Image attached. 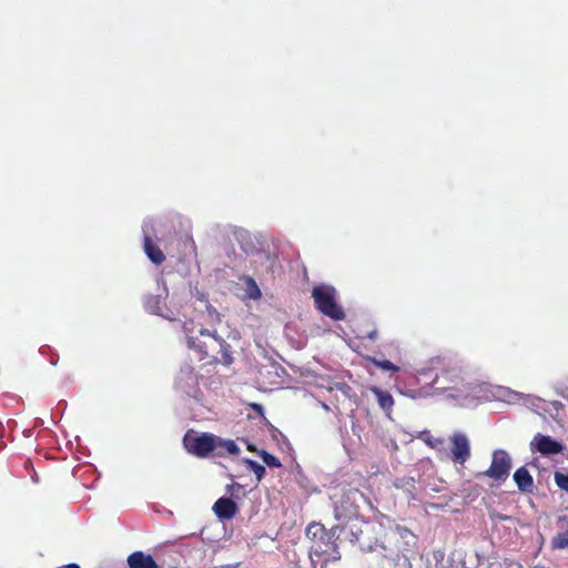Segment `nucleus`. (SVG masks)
<instances>
[{
  "instance_id": "nucleus-24",
  "label": "nucleus",
  "mask_w": 568,
  "mask_h": 568,
  "mask_svg": "<svg viewBox=\"0 0 568 568\" xmlns=\"http://www.w3.org/2000/svg\"><path fill=\"white\" fill-rule=\"evenodd\" d=\"M64 568H80V566L77 564H69Z\"/></svg>"
},
{
  "instance_id": "nucleus-10",
  "label": "nucleus",
  "mask_w": 568,
  "mask_h": 568,
  "mask_svg": "<svg viewBox=\"0 0 568 568\" xmlns=\"http://www.w3.org/2000/svg\"><path fill=\"white\" fill-rule=\"evenodd\" d=\"M129 568H161L150 554L136 550L128 556Z\"/></svg>"
},
{
  "instance_id": "nucleus-13",
  "label": "nucleus",
  "mask_w": 568,
  "mask_h": 568,
  "mask_svg": "<svg viewBox=\"0 0 568 568\" xmlns=\"http://www.w3.org/2000/svg\"><path fill=\"white\" fill-rule=\"evenodd\" d=\"M369 390L375 395L378 406L385 412L389 413L394 406V398L392 394L387 390H384L377 386L369 387Z\"/></svg>"
},
{
  "instance_id": "nucleus-19",
  "label": "nucleus",
  "mask_w": 568,
  "mask_h": 568,
  "mask_svg": "<svg viewBox=\"0 0 568 568\" xmlns=\"http://www.w3.org/2000/svg\"><path fill=\"white\" fill-rule=\"evenodd\" d=\"M247 467L251 471H253L257 478V480H261L265 475V467L260 465L258 463L247 459L246 460Z\"/></svg>"
},
{
  "instance_id": "nucleus-22",
  "label": "nucleus",
  "mask_w": 568,
  "mask_h": 568,
  "mask_svg": "<svg viewBox=\"0 0 568 568\" xmlns=\"http://www.w3.org/2000/svg\"><path fill=\"white\" fill-rule=\"evenodd\" d=\"M489 515H490V518H491L493 520L498 519V520H503V521H504V520H507V519H508V517H507V516H504V515H501V514H499V513H497V511H495V510L490 511V514H489Z\"/></svg>"
},
{
  "instance_id": "nucleus-15",
  "label": "nucleus",
  "mask_w": 568,
  "mask_h": 568,
  "mask_svg": "<svg viewBox=\"0 0 568 568\" xmlns=\"http://www.w3.org/2000/svg\"><path fill=\"white\" fill-rule=\"evenodd\" d=\"M161 298L158 295H148L144 298V307L152 314H159L161 311Z\"/></svg>"
},
{
  "instance_id": "nucleus-23",
  "label": "nucleus",
  "mask_w": 568,
  "mask_h": 568,
  "mask_svg": "<svg viewBox=\"0 0 568 568\" xmlns=\"http://www.w3.org/2000/svg\"><path fill=\"white\" fill-rule=\"evenodd\" d=\"M251 407L260 415H263V406L261 404L253 403L251 404Z\"/></svg>"
},
{
  "instance_id": "nucleus-11",
  "label": "nucleus",
  "mask_w": 568,
  "mask_h": 568,
  "mask_svg": "<svg viewBox=\"0 0 568 568\" xmlns=\"http://www.w3.org/2000/svg\"><path fill=\"white\" fill-rule=\"evenodd\" d=\"M514 481L518 489L523 493H532L534 490V478L525 466L519 467L514 473Z\"/></svg>"
},
{
  "instance_id": "nucleus-1",
  "label": "nucleus",
  "mask_w": 568,
  "mask_h": 568,
  "mask_svg": "<svg viewBox=\"0 0 568 568\" xmlns=\"http://www.w3.org/2000/svg\"><path fill=\"white\" fill-rule=\"evenodd\" d=\"M187 345L199 353L200 359H209V363L221 362L226 366L233 363L230 345L209 329H201L196 337H187Z\"/></svg>"
},
{
  "instance_id": "nucleus-4",
  "label": "nucleus",
  "mask_w": 568,
  "mask_h": 568,
  "mask_svg": "<svg viewBox=\"0 0 568 568\" xmlns=\"http://www.w3.org/2000/svg\"><path fill=\"white\" fill-rule=\"evenodd\" d=\"M183 445L189 453L204 458L217 449V437L209 433L196 435L195 432L189 430L183 437Z\"/></svg>"
},
{
  "instance_id": "nucleus-16",
  "label": "nucleus",
  "mask_w": 568,
  "mask_h": 568,
  "mask_svg": "<svg viewBox=\"0 0 568 568\" xmlns=\"http://www.w3.org/2000/svg\"><path fill=\"white\" fill-rule=\"evenodd\" d=\"M219 448H222L230 455H237L241 452L240 447L236 445V443L234 440H232V439L224 440V439H220L217 437V449Z\"/></svg>"
},
{
  "instance_id": "nucleus-18",
  "label": "nucleus",
  "mask_w": 568,
  "mask_h": 568,
  "mask_svg": "<svg viewBox=\"0 0 568 568\" xmlns=\"http://www.w3.org/2000/svg\"><path fill=\"white\" fill-rule=\"evenodd\" d=\"M260 456L262 458V460L268 466V467H273V468H280L282 466L280 459L277 457H275L274 455L265 452V450H262L260 453Z\"/></svg>"
},
{
  "instance_id": "nucleus-7",
  "label": "nucleus",
  "mask_w": 568,
  "mask_h": 568,
  "mask_svg": "<svg viewBox=\"0 0 568 568\" xmlns=\"http://www.w3.org/2000/svg\"><path fill=\"white\" fill-rule=\"evenodd\" d=\"M532 452H538L544 456L560 454L564 449L561 443L548 435L537 434L530 443Z\"/></svg>"
},
{
  "instance_id": "nucleus-17",
  "label": "nucleus",
  "mask_w": 568,
  "mask_h": 568,
  "mask_svg": "<svg viewBox=\"0 0 568 568\" xmlns=\"http://www.w3.org/2000/svg\"><path fill=\"white\" fill-rule=\"evenodd\" d=\"M554 480L558 488L568 493V473L564 474L561 471L554 473Z\"/></svg>"
},
{
  "instance_id": "nucleus-21",
  "label": "nucleus",
  "mask_w": 568,
  "mask_h": 568,
  "mask_svg": "<svg viewBox=\"0 0 568 568\" xmlns=\"http://www.w3.org/2000/svg\"><path fill=\"white\" fill-rule=\"evenodd\" d=\"M247 284L250 286V297L254 298V300L260 298L262 296V293L256 284V282L252 277H248Z\"/></svg>"
},
{
  "instance_id": "nucleus-12",
  "label": "nucleus",
  "mask_w": 568,
  "mask_h": 568,
  "mask_svg": "<svg viewBox=\"0 0 568 568\" xmlns=\"http://www.w3.org/2000/svg\"><path fill=\"white\" fill-rule=\"evenodd\" d=\"M143 250L149 260L155 265H161L165 261L162 250L153 242L150 235L144 236Z\"/></svg>"
},
{
  "instance_id": "nucleus-2",
  "label": "nucleus",
  "mask_w": 568,
  "mask_h": 568,
  "mask_svg": "<svg viewBox=\"0 0 568 568\" xmlns=\"http://www.w3.org/2000/svg\"><path fill=\"white\" fill-rule=\"evenodd\" d=\"M312 297L314 298L315 307L324 315L334 321H342L345 318V312L341 305L337 304V291L331 285H316L312 290Z\"/></svg>"
},
{
  "instance_id": "nucleus-3",
  "label": "nucleus",
  "mask_w": 568,
  "mask_h": 568,
  "mask_svg": "<svg viewBox=\"0 0 568 568\" xmlns=\"http://www.w3.org/2000/svg\"><path fill=\"white\" fill-rule=\"evenodd\" d=\"M368 501L367 497L357 488H351L341 494L334 501L336 519H351L358 515L359 503Z\"/></svg>"
},
{
  "instance_id": "nucleus-5",
  "label": "nucleus",
  "mask_w": 568,
  "mask_h": 568,
  "mask_svg": "<svg viewBox=\"0 0 568 568\" xmlns=\"http://www.w3.org/2000/svg\"><path fill=\"white\" fill-rule=\"evenodd\" d=\"M511 469V458L504 449H497L493 453L491 464L485 471L478 473L477 477H488L496 481H505Z\"/></svg>"
},
{
  "instance_id": "nucleus-20",
  "label": "nucleus",
  "mask_w": 568,
  "mask_h": 568,
  "mask_svg": "<svg viewBox=\"0 0 568 568\" xmlns=\"http://www.w3.org/2000/svg\"><path fill=\"white\" fill-rule=\"evenodd\" d=\"M372 362L375 366H377L384 371H389V372H398L399 371V367L388 359L378 361V359L373 358Z\"/></svg>"
},
{
  "instance_id": "nucleus-9",
  "label": "nucleus",
  "mask_w": 568,
  "mask_h": 568,
  "mask_svg": "<svg viewBox=\"0 0 568 568\" xmlns=\"http://www.w3.org/2000/svg\"><path fill=\"white\" fill-rule=\"evenodd\" d=\"M213 511L222 520H230L239 513V507L231 498L221 497L213 505Z\"/></svg>"
},
{
  "instance_id": "nucleus-8",
  "label": "nucleus",
  "mask_w": 568,
  "mask_h": 568,
  "mask_svg": "<svg viewBox=\"0 0 568 568\" xmlns=\"http://www.w3.org/2000/svg\"><path fill=\"white\" fill-rule=\"evenodd\" d=\"M450 453L454 463L464 465L470 457V444L465 434L456 433L450 437Z\"/></svg>"
},
{
  "instance_id": "nucleus-6",
  "label": "nucleus",
  "mask_w": 568,
  "mask_h": 568,
  "mask_svg": "<svg viewBox=\"0 0 568 568\" xmlns=\"http://www.w3.org/2000/svg\"><path fill=\"white\" fill-rule=\"evenodd\" d=\"M374 531V525L369 521L361 526H353L352 541L356 542L363 551H373L378 546V539H372L368 535Z\"/></svg>"
},
{
  "instance_id": "nucleus-14",
  "label": "nucleus",
  "mask_w": 568,
  "mask_h": 568,
  "mask_svg": "<svg viewBox=\"0 0 568 568\" xmlns=\"http://www.w3.org/2000/svg\"><path fill=\"white\" fill-rule=\"evenodd\" d=\"M550 547L554 550L568 549V530L555 535L551 538Z\"/></svg>"
}]
</instances>
